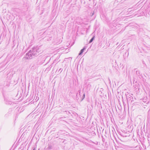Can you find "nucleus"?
I'll use <instances>...</instances> for the list:
<instances>
[{
    "instance_id": "f257e3e1",
    "label": "nucleus",
    "mask_w": 150,
    "mask_h": 150,
    "mask_svg": "<svg viewBox=\"0 0 150 150\" xmlns=\"http://www.w3.org/2000/svg\"><path fill=\"white\" fill-rule=\"evenodd\" d=\"M40 52L38 47L37 46L34 47L27 53L26 55L29 57L30 59H31L38 55Z\"/></svg>"
},
{
    "instance_id": "f03ea898",
    "label": "nucleus",
    "mask_w": 150,
    "mask_h": 150,
    "mask_svg": "<svg viewBox=\"0 0 150 150\" xmlns=\"http://www.w3.org/2000/svg\"><path fill=\"white\" fill-rule=\"evenodd\" d=\"M119 146L121 147L125 148L127 145H126V143L125 141L124 142L121 140V142L119 143Z\"/></svg>"
},
{
    "instance_id": "7ed1b4c3",
    "label": "nucleus",
    "mask_w": 150,
    "mask_h": 150,
    "mask_svg": "<svg viewBox=\"0 0 150 150\" xmlns=\"http://www.w3.org/2000/svg\"><path fill=\"white\" fill-rule=\"evenodd\" d=\"M86 46H84L82 49H81L79 54V55H81L84 52V50H86Z\"/></svg>"
},
{
    "instance_id": "20e7f679",
    "label": "nucleus",
    "mask_w": 150,
    "mask_h": 150,
    "mask_svg": "<svg viewBox=\"0 0 150 150\" xmlns=\"http://www.w3.org/2000/svg\"><path fill=\"white\" fill-rule=\"evenodd\" d=\"M133 97L132 96L130 98H128L127 99V101L128 103L129 101L131 102L132 103V102L133 101Z\"/></svg>"
},
{
    "instance_id": "39448f33",
    "label": "nucleus",
    "mask_w": 150,
    "mask_h": 150,
    "mask_svg": "<svg viewBox=\"0 0 150 150\" xmlns=\"http://www.w3.org/2000/svg\"><path fill=\"white\" fill-rule=\"evenodd\" d=\"M136 74L139 77L141 78L142 77V76L141 74V73L139 71H136Z\"/></svg>"
},
{
    "instance_id": "423d86ee",
    "label": "nucleus",
    "mask_w": 150,
    "mask_h": 150,
    "mask_svg": "<svg viewBox=\"0 0 150 150\" xmlns=\"http://www.w3.org/2000/svg\"><path fill=\"white\" fill-rule=\"evenodd\" d=\"M95 36H93L92 38L90 39L89 42V43H90L92 42L95 39Z\"/></svg>"
},
{
    "instance_id": "0eeeda50",
    "label": "nucleus",
    "mask_w": 150,
    "mask_h": 150,
    "mask_svg": "<svg viewBox=\"0 0 150 150\" xmlns=\"http://www.w3.org/2000/svg\"><path fill=\"white\" fill-rule=\"evenodd\" d=\"M125 95L126 96L127 99V98H130V97L132 96H131V95L129 94L128 93H127Z\"/></svg>"
},
{
    "instance_id": "6e6552de",
    "label": "nucleus",
    "mask_w": 150,
    "mask_h": 150,
    "mask_svg": "<svg viewBox=\"0 0 150 150\" xmlns=\"http://www.w3.org/2000/svg\"><path fill=\"white\" fill-rule=\"evenodd\" d=\"M85 97V93H84L83 94V95L81 97V101L83 100V99H84V98Z\"/></svg>"
},
{
    "instance_id": "1a4fd4ad",
    "label": "nucleus",
    "mask_w": 150,
    "mask_h": 150,
    "mask_svg": "<svg viewBox=\"0 0 150 150\" xmlns=\"http://www.w3.org/2000/svg\"><path fill=\"white\" fill-rule=\"evenodd\" d=\"M64 112H66V113L67 115H68L69 116V115L70 114H71L70 113L69 111H64Z\"/></svg>"
},
{
    "instance_id": "9d476101",
    "label": "nucleus",
    "mask_w": 150,
    "mask_h": 150,
    "mask_svg": "<svg viewBox=\"0 0 150 150\" xmlns=\"http://www.w3.org/2000/svg\"><path fill=\"white\" fill-rule=\"evenodd\" d=\"M48 149H52V147L50 145L48 147Z\"/></svg>"
},
{
    "instance_id": "9b49d317",
    "label": "nucleus",
    "mask_w": 150,
    "mask_h": 150,
    "mask_svg": "<svg viewBox=\"0 0 150 150\" xmlns=\"http://www.w3.org/2000/svg\"><path fill=\"white\" fill-rule=\"evenodd\" d=\"M62 69H61V68H60L59 69V71H60V72H62Z\"/></svg>"
},
{
    "instance_id": "f8f14e48",
    "label": "nucleus",
    "mask_w": 150,
    "mask_h": 150,
    "mask_svg": "<svg viewBox=\"0 0 150 150\" xmlns=\"http://www.w3.org/2000/svg\"><path fill=\"white\" fill-rule=\"evenodd\" d=\"M94 13V12H93L92 13H91V16H92L93 15Z\"/></svg>"
},
{
    "instance_id": "ddd939ff",
    "label": "nucleus",
    "mask_w": 150,
    "mask_h": 150,
    "mask_svg": "<svg viewBox=\"0 0 150 150\" xmlns=\"http://www.w3.org/2000/svg\"><path fill=\"white\" fill-rule=\"evenodd\" d=\"M78 92H79V95H80V92H81L80 90H79L78 91Z\"/></svg>"
},
{
    "instance_id": "4468645a",
    "label": "nucleus",
    "mask_w": 150,
    "mask_h": 150,
    "mask_svg": "<svg viewBox=\"0 0 150 150\" xmlns=\"http://www.w3.org/2000/svg\"><path fill=\"white\" fill-rule=\"evenodd\" d=\"M63 113L64 114H66V112H64V111H63Z\"/></svg>"
},
{
    "instance_id": "2eb2a0df",
    "label": "nucleus",
    "mask_w": 150,
    "mask_h": 150,
    "mask_svg": "<svg viewBox=\"0 0 150 150\" xmlns=\"http://www.w3.org/2000/svg\"><path fill=\"white\" fill-rule=\"evenodd\" d=\"M131 11H129V12L128 13H130H130H131Z\"/></svg>"
},
{
    "instance_id": "dca6fc26",
    "label": "nucleus",
    "mask_w": 150,
    "mask_h": 150,
    "mask_svg": "<svg viewBox=\"0 0 150 150\" xmlns=\"http://www.w3.org/2000/svg\"><path fill=\"white\" fill-rule=\"evenodd\" d=\"M143 64H145V62H144V61H143Z\"/></svg>"
},
{
    "instance_id": "f3484780",
    "label": "nucleus",
    "mask_w": 150,
    "mask_h": 150,
    "mask_svg": "<svg viewBox=\"0 0 150 150\" xmlns=\"http://www.w3.org/2000/svg\"><path fill=\"white\" fill-rule=\"evenodd\" d=\"M131 9V8H129L128 9V10H129V9Z\"/></svg>"
},
{
    "instance_id": "a211bd4d",
    "label": "nucleus",
    "mask_w": 150,
    "mask_h": 150,
    "mask_svg": "<svg viewBox=\"0 0 150 150\" xmlns=\"http://www.w3.org/2000/svg\"><path fill=\"white\" fill-rule=\"evenodd\" d=\"M35 150V148H34L33 150Z\"/></svg>"
},
{
    "instance_id": "6ab92c4d",
    "label": "nucleus",
    "mask_w": 150,
    "mask_h": 150,
    "mask_svg": "<svg viewBox=\"0 0 150 150\" xmlns=\"http://www.w3.org/2000/svg\"><path fill=\"white\" fill-rule=\"evenodd\" d=\"M28 57H26V59H28Z\"/></svg>"
},
{
    "instance_id": "aec40b11",
    "label": "nucleus",
    "mask_w": 150,
    "mask_h": 150,
    "mask_svg": "<svg viewBox=\"0 0 150 150\" xmlns=\"http://www.w3.org/2000/svg\"><path fill=\"white\" fill-rule=\"evenodd\" d=\"M122 12H121L120 13V14L122 13Z\"/></svg>"
},
{
    "instance_id": "412c9836",
    "label": "nucleus",
    "mask_w": 150,
    "mask_h": 150,
    "mask_svg": "<svg viewBox=\"0 0 150 150\" xmlns=\"http://www.w3.org/2000/svg\"><path fill=\"white\" fill-rule=\"evenodd\" d=\"M136 69H134V70H136Z\"/></svg>"
}]
</instances>
